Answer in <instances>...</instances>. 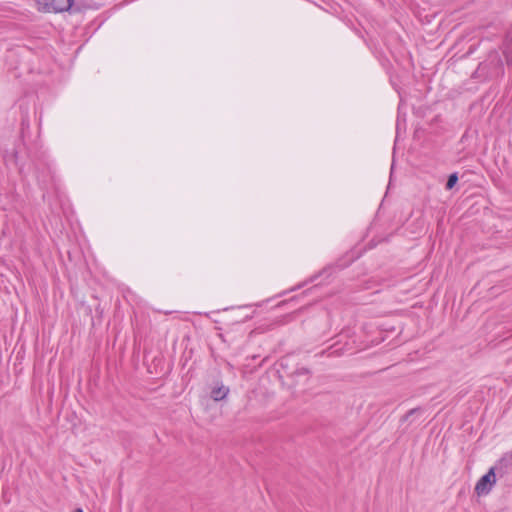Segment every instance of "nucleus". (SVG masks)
<instances>
[{
	"label": "nucleus",
	"instance_id": "1",
	"mask_svg": "<svg viewBox=\"0 0 512 512\" xmlns=\"http://www.w3.org/2000/svg\"><path fill=\"white\" fill-rule=\"evenodd\" d=\"M37 8L42 12H63L71 8L73 0H35Z\"/></svg>",
	"mask_w": 512,
	"mask_h": 512
},
{
	"label": "nucleus",
	"instance_id": "2",
	"mask_svg": "<svg viewBox=\"0 0 512 512\" xmlns=\"http://www.w3.org/2000/svg\"><path fill=\"white\" fill-rule=\"evenodd\" d=\"M495 483V468L491 467L489 471L485 475H483L476 483L475 492L479 496L486 495L491 491Z\"/></svg>",
	"mask_w": 512,
	"mask_h": 512
},
{
	"label": "nucleus",
	"instance_id": "3",
	"mask_svg": "<svg viewBox=\"0 0 512 512\" xmlns=\"http://www.w3.org/2000/svg\"><path fill=\"white\" fill-rule=\"evenodd\" d=\"M229 393V388L224 385L214 387L211 391V397L214 401H220L226 398Z\"/></svg>",
	"mask_w": 512,
	"mask_h": 512
},
{
	"label": "nucleus",
	"instance_id": "4",
	"mask_svg": "<svg viewBox=\"0 0 512 512\" xmlns=\"http://www.w3.org/2000/svg\"><path fill=\"white\" fill-rule=\"evenodd\" d=\"M458 181V175L457 173H453L448 177L447 183H446V189L450 190L452 189Z\"/></svg>",
	"mask_w": 512,
	"mask_h": 512
},
{
	"label": "nucleus",
	"instance_id": "5",
	"mask_svg": "<svg viewBox=\"0 0 512 512\" xmlns=\"http://www.w3.org/2000/svg\"><path fill=\"white\" fill-rule=\"evenodd\" d=\"M412 413H414V410H410L409 413L407 414V416H409Z\"/></svg>",
	"mask_w": 512,
	"mask_h": 512
},
{
	"label": "nucleus",
	"instance_id": "6",
	"mask_svg": "<svg viewBox=\"0 0 512 512\" xmlns=\"http://www.w3.org/2000/svg\"><path fill=\"white\" fill-rule=\"evenodd\" d=\"M74 512H83L82 509H76Z\"/></svg>",
	"mask_w": 512,
	"mask_h": 512
}]
</instances>
